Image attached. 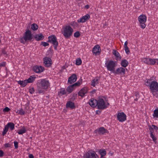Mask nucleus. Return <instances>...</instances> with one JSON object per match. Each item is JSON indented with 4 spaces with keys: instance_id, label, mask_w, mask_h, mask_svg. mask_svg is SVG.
Masks as SVG:
<instances>
[{
    "instance_id": "nucleus-30",
    "label": "nucleus",
    "mask_w": 158,
    "mask_h": 158,
    "mask_svg": "<svg viewBox=\"0 0 158 158\" xmlns=\"http://www.w3.org/2000/svg\"><path fill=\"white\" fill-rule=\"evenodd\" d=\"M35 77L34 76H31L28 79H26L27 83H31L33 82L35 80Z\"/></svg>"
},
{
    "instance_id": "nucleus-34",
    "label": "nucleus",
    "mask_w": 158,
    "mask_h": 158,
    "mask_svg": "<svg viewBox=\"0 0 158 158\" xmlns=\"http://www.w3.org/2000/svg\"><path fill=\"white\" fill-rule=\"evenodd\" d=\"M38 28V25L35 23H33L31 25V29L33 31L37 30Z\"/></svg>"
},
{
    "instance_id": "nucleus-46",
    "label": "nucleus",
    "mask_w": 158,
    "mask_h": 158,
    "mask_svg": "<svg viewBox=\"0 0 158 158\" xmlns=\"http://www.w3.org/2000/svg\"><path fill=\"white\" fill-rule=\"evenodd\" d=\"M151 80L150 79H148L147 80V81L146 82L145 85L147 86H150V85L151 84Z\"/></svg>"
},
{
    "instance_id": "nucleus-2",
    "label": "nucleus",
    "mask_w": 158,
    "mask_h": 158,
    "mask_svg": "<svg viewBox=\"0 0 158 158\" xmlns=\"http://www.w3.org/2000/svg\"><path fill=\"white\" fill-rule=\"evenodd\" d=\"M96 105L98 109L104 110L108 107L109 104L108 102H105L104 99L102 97H99L97 98Z\"/></svg>"
},
{
    "instance_id": "nucleus-56",
    "label": "nucleus",
    "mask_w": 158,
    "mask_h": 158,
    "mask_svg": "<svg viewBox=\"0 0 158 158\" xmlns=\"http://www.w3.org/2000/svg\"><path fill=\"white\" fill-rule=\"evenodd\" d=\"M96 91V90H95V89H94V90H92L91 92L93 93V94H94L95 93V92Z\"/></svg>"
},
{
    "instance_id": "nucleus-55",
    "label": "nucleus",
    "mask_w": 158,
    "mask_h": 158,
    "mask_svg": "<svg viewBox=\"0 0 158 158\" xmlns=\"http://www.w3.org/2000/svg\"><path fill=\"white\" fill-rule=\"evenodd\" d=\"M135 95L137 97L138 96H139V93L138 92H136L135 93Z\"/></svg>"
},
{
    "instance_id": "nucleus-43",
    "label": "nucleus",
    "mask_w": 158,
    "mask_h": 158,
    "mask_svg": "<svg viewBox=\"0 0 158 158\" xmlns=\"http://www.w3.org/2000/svg\"><path fill=\"white\" fill-rule=\"evenodd\" d=\"M80 84H81L80 83L79 81H78L77 82H76V83L73 84L72 85L75 88L77 86H80Z\"/></svg>"
},
{
    "instance_id": "nucleus-10",
    "label": "nucleus",
    "mask_w": 158,
    "mask_h": 158,
    "mask_svg": "<svg viewBox=\"0 0 158 158\" xmlns=\"http://www.w3.org/2000/svg\"><path fill=\"white\" fill-rule=\"evenodd\" d=\"M125 69L122 67H120L117 69L116 70H114L113 73L115 75H123L125 73Z\"/></svg>"
},
{
    "instance_id": "nucleus-49",
    "label": "nucleus",
    "mask_w": 158,
    "mask_h": 158,
    "mask_svg": "<svg viewBox=\"0 0 158 158\" xmlns=\"http://www.w3.org/2000/svg\"><path fill=\"white\" fill-rule=\"evenodd\" d=\"M18 142L17 141H14V144L15 148H18Z\"/></svg>"
},
{
    "instance_id": "nucleus-51",
    "label": "nucleus",
    "mask_w": 158,
    "mask_h": 158,
    "mask_svg": "<svg viewBox=\"0 0 158 158\" xmlns=\"http://www.w3.org/2000/svg\"><path fill=\"white\" fill-rule=\"evenodd\" d=\"M29 158H34V156L33 155L31 154H29Z\"/></svg>"
},
{
    "instance_id": "nucleus-37",
    "label": "nucleus",
    "mask_w": 158,
    "mask_h": 158,
    "mask_svg": "<svg viewBox=\"0 0 158 158\" xmlns=\"http://www.w3.org/2000/svg\"><path fill=\"white\" fill-rule=\"evenodd\" d=\"M16 112L18 113V114L21 115H24L25 113V111L22 108H21L20 110H18V111Z\"/></svg>"
},
{
    "instance_id": "nucleus-57",
    "label": "nucleus",
    "mask_w": 158,
    "mask_h": 158,
    "mask_svg": "<svg viewBox=\"0 0 158 158\" xmlns=\"http://www.w3.org/2000/svg\"><path fill=\"white\" fill-rule=\"evenodd\" d=\"M138 100V98H136L134 100L135 101H137Z\"/></svg>"
},
{
    "instance_id": "nucleus-58",
    "label": "nucleus",
    "mask_w": 158,
    "mask_h": 158,
    "mask_svg": "<svg viewBox=\"0 0 158 158\" xmlns=\"http://www.w3.org/2000/svg\"><path fill=\"white\" fill-rule=\"evenodd\" d=\"M73 95L74 97H76L77 96V94H74Z\"/></svg>"
},
{
    "instance_id": "nucleus-32",
    "label": "nucleus",
    "mask_w": 158,
    "mask_h": 158,
    "mask_svg": "<svg viewBox=\"0 0 158 158\" xmlns=\"http://www.w3.org/2000/svg\"><path fill=\"white\" fill-rule=\"evenodd\" d=\"M26 131V130L25 128L24 127H23L22 129H20L18 131V133L19 135H22L25 133Z\"/></svg>"
},
{
    "instance_id": "nucleus-23",
    "label": "nucleus",
    "mask_w": 158,
    "mask_h": 158,
    "mask_svg": "<svg viewBox=\"0 0 158 158\" xmlns=\"http://www.w3.org/2000/svg\"><path fill=\"white\" fill-rule=\"evenodd\" d=\"M66 107L67 108L69 107L71 109H74L75 108V106L74 102L69 101L67 102L66 104Z\"/></svg>"
},
{
    "instance_id": "nucleus-12",
    "label": "nucleus",
    "mask_w": 158,
    "mask_h": 158,
    "mask_svg": "<svg viewBox=\"0 0 158 158\" xmlns=\"http://www.w3.org/2000/svg\"><path fill=\"white\" fill-rule=\"evenodd\" d=\"M108 131L103 127H101L98 129H96L94 131L95 133L98 134L100 135H103L105 133H108Z\"/></svg>"
},
{
    "instance_id": "nucleus-24",
    "label": "nucleus",
    "mask_w": 158,
    "mask_h": 158,
    "mask_svg": "<svg viewBox=\"0 0 158 158\" xmlns=\"http://www.w3.org/2000/svg\"><path fill=\"white\" fill-rule=\"evenodd\" d=\"M99 81V79H98L97 78H95L91 81V85L93 87H95L96 85L98 84Z\"/></svg>"
},
{
    "instance_id": "nucleus-39",
    "label": "nucleus",
    "mask_w": 158,
    "mask_h": 158,
    "mask_svg": "<svg viewBox=\"0 0 158 158\" xmlns=\"http://www.w3.org/2000/svg\"><path fill=\"white\" fill-rule=\"evenodd\" d=\"M153 116L154 117L158 118V109H155L154 110Z\"/></svg>"
},
{
    "instance_id": "nucleus-13",
    "label": "nucleus",
    "mask_w": 158,
    "mask_h": 158,
    "mask_svg": "<svg viewBox=\"0 0 158 158\" xmlns=\"http://www.w3.org/2000/svg\"><path fill=\"white\" fill-rule=\"evenodd\" d=\"M43 60L44 65L46 67H49L52 64V59L48 57H45L44 58Z\"/></svg>"
},
{
    "instance_id": "nucleus-22",
    "label": "nucleus",
    "mask_w": 158,
    "mask_h": 158,
    "mask_svg": "<svg viewBox=\"0 0 158 158\" xmlns=\"http://www.w3.org/2000/svg\"><path fill=\"white\" fill-rule=\"evenodd\" d=\"M34 37L37 41H40L44 39V37L42 33H40L38 34H36Z\"/></svg>"
},
{
    "instance_id": "nucleus-41",
    "label": "nucleus",
    "mask_w": 158,
    "mask_h": 158,
    "mask_svg": "<svg viewBox=\"0 0 158 158\" xmlns=\"http://www.w3.org/2000/svg\"><path fill=\"white\" fill-rule=\"evenodd\" d=\"M143 62L148 64H149V58H144L143 59Z\"/></svg>"
},
{
    "instance_id": "nucleus-27",
    "label": "nucleus",
    "mask_w": 158,
    "mask_h": 158,
    "mask_svg": "<svg viewBox=\"0 0 158 158\" xmlns=\"http://www.w3.org/2000/svg\"><path fill=\"white\" fill-rule=\"evenodd\" d=\"M128 44L127 41H125L124 43V49L126 53L127 54H129L130 52V51L129 50L128 47L127 46Z\"/></svg>"
},
{
    "instance_id": "nucleus-36",
    "label": "nucleus",
    "mask_w": 158,
    "mask_h": 158,
    "mask_svg": "<svg viewBox=\"0 0 158 158\" xmlns=\"http://www.w3.org/2000/svg\"><path fill=\"white\" fill-rule=\"evenodd\" d=\"M156 60H158V59H152L151 58H149V64L150 65H154L155 64L156 62Z\"/></svg>"
},
{
    "instance_id": "nucleus-59",
    "label": "nucleus",
    "mask_w": 158,
    "mask_h": 158,
    "mask_svg": "<svg viewBox=\"0 0 158 158\" xmlns=\"http://www.w3.org/2000/svg\"><path fill=\"white\" fill-rule=\"evenodd\" d=\"M157 63L158 64V61L157 62Z\"/></svg>"
},
{
    "instance_id": "nucleus-4",
    "label": "nucleus",
    "mask_w": 158,
    "mask_h": 158,
    "mask_svg": "<svg viewBox=\"0 0 158 158\" xmlns=\"http://www.w3.org/2000/svg\"><path fill=\"white\" fill-rule=\"evenodd\" d=\"M48 40L47 42L53 44L54 49L57 50V48L58 45V43L56 37L54 35L49 36L48 37Z\"/></svg>"
},
{
    "instance_id": "nucleus-20",
    "label": "nucleus",
    "mask_w": 158,
    "mask_h": 158,
    "mask_svg": "<svg viewBox=\"0 0 158 158\" xmlns=\"http://www.w3.org/2000/svg\"><path fill=\"white\" fill-rule=\"evenodd\" d=\"M97 155L94 151L88 153L86 154V158H98Z\"/></svg>"
},
{
    "instance_id": "nucleus-8",
    "label": "nucleus",
    "mask_w": 158,
    "mask_h": 158,
    "mask_svg": "<svg viewBox=\"0 0 158 158\" xmlns=\"http://www.w3.org/2000/svg\"><path fill=\"white\" fill-rule=\"evenodd\" d=\"M138 20L140 24L141 27L144 29L146 26L145 23L147 20V17L144 15H141L139 16Z\"/></svg>"
},
{
    "instance_id": "nucleus-40",
    "label": "nucleus",
    "mask_w": 158,
    "mask_h": 158,
    "mask_svg": "<svg viewBox=\"0 0 158 158\" xmlns=\"http://www.w3.org/2000/svg\"><path fill=\"white\" fill-rule=\"evenodd\" d=\"M80 35V34L79 31H77L75 32L74 34V36L76 38L79 37Z\"/></svg>"
},
{
    "instance_id": "nucleus-15",
    "label": "nucleus",
    "mask_w": 158,
    "mask_h": 158,
    "mask_svg": "<svg viewBox=\"0 0 158 158\" xmlns=\"http://www.w3.org/2000/svg\"><path fill=\"white\" fill-rule=\"evenodd\" d=\"M44 70V68L41 66L35 65L33 68V71L36 73H40Z\"/></svg>"
},
{
    "instance_id": "nucleus-11",
    "label": "nucleus",
    "mask_w": 158,
    "mask_h": 158,
    "mask_svg": "<svg viewBox=\"0 0 158 158\" xmlns=\"http://www.w3.org/2000/svg\"><path fill=\"white\" fill-rule=\"evenodd\" d=\"M126 115L123 112H118L117 115V119L120 122H123L126 120Z\"/></svg>"
},
{
    "instance_id": "nucleus-3",
    "label": "nucleus",
    "mask_w": 158,
    "mask_h": 158,
    "mask_svg": "<svg viewBox=\"0 0 158 158\" xmlns=\"http://www.w3.org/2000/svg\"><path fill=\"white\" fill-rule=\"evenodd\" d=\"M63 31L62 32L66 39H69L72 35L73 30L70 26H66L63 28Z\"/></svg>"
},
{
    "instance_id": "nucleus-26",
    "label": "nucleus",
    "mask_w": 158,
    "mask_h": 158,
    "mask_svg": "<svg viewBox=\"0 0 158 158\" xmlns=\"http://www.w3.org/2000/svg\"><path fill=\"white\" fill-rule=\"evenodd\" d=\"M67 92L64 88H61L60 91L58 92V94L60 96L65 94Z\"/></svg>"
},
{
    "instance_id": "nucleus-35",
    "label": "nucleus",
    "mask_w": 158,
    "mask_h": 158,
    "mask_svg": "<svg viewBox=\"0 0 158 158\" xmlns=\"http://www.w3.org/2000/svg\"><path fill=\"white\" fill-rule=\"evenodd\" d=\"M99 152L101 156V157H103L106 154V152L105 149H101L100 150Z\"/></svg>"
},
{
    "instance_id": "nucleus-5",
    "label": "nucleus",
    "mask_w": 158,
    "mask_h": 158,
    "mask_svg": "<svg viewBox=\"0 0 158 158\" xmlns=\"http://www.w3.org/2000/svg\"><path fill=\"white\" fill-rule=\"evenodd\" d=\"M105 65L107 69L113 73L115 70V68L117 65V63L116 61L110 60L109 61L106 62Z\"/></svg>"
},
{
    "instance_id": "nucleus-45",
    "label": "nucleus",
    "mask_w": 158,
    "mask_h": 158,
    "mask_svg": "<svg viewBox=\"0 0 158 158\" xmlns=\"http://www.w3.org/2000/svg\"><path fill=\"white\" fill-rule=\"evenodd\" d=\"M2 52L4 55L7 56V52H6L5 48H3L2 50Z\"/></svg>"
},
{
    "instance_id": "nucleus-47",
    "label": "nucleus",
    "mask_w": 158,
    "mask_h": 158,
    "mask_svg": "<svg viewBox=\"0 0 158 158\" xmlns=\"http://www.w3.org/2000/svg\"><path fill=\"white\" fill-rule=\"evenodd\" d=\"M10 110V109L9 107H6L3 109V111L4 112H7L9 111Z\"/></svg>"
},
{
    "instance_id": "nucleus-28",
    "label": "nucleus",
    "mask_w": 158,
    "mask_h": 158,
    "mask_svg": "<svg viewBox=\"0 0 158 158\" xmlns=\"http://www.w3.org/2000/svg\"><path fill=\"white\" fill-rule=\"evenodd\" d=\"M128 61L126 59L122 60L121 61V65L124 68L126 67L128 65Z\"/></svg>"
},
{
    "instance_id": "nucleus-52",
    "label": "nucleus",
    "mask_w": 158,
    "mask_h": 158,
    "mask_svg": "<svg viewBox=\"0 0 158 158\" xmlns=\"http://www.w3.org/2000/svg\"><path fill=\"white\" fill-rule=\"evenodd\" d=\"M77 24V23L76 22H73L71 23V25L72 26H74L75 25Z\"/></svg>"
},
{
    "instance_id": "nucleus-9",
    "label": "nucleus",
    "mask_w": 158,
    "mask_h": 158,
    "mask_svg": "<svg viewBox=\"0 0 158 158\" xmlns=\"http://www.w3.org/2000/svg\"><path fill=\"white\" fill-rule=\"evenodd\" d=\"M9 128L12 131L15 129V124L13 123H8L5 126L3 131L2 132V135L4 136L8 131Z\"/></svg>"
},
{
    "instance_id": "nucleus-17",
    "label": "nucleus",
    "mask_w": 158,
    "mask_h": 158,
    "mask_svg": "<svg viewBox=\"0 0 158 158\" xmlns=\"http://www.w3.org/2000/svg\"><path fill=\"white\" fill-rule=\"evenodd\" d=\"M90 18L89 15L86 14L85 15L82 16L80 19H78L77 21L79 23H84L87 20H89Z\"/></svg>"
},
{
    "instance_id": "nucleus-44",
    "label": "nucleus",
    "mask_w": 158,
    "mask_h": 158,
    "mask_svg": "<svg viewBox=\"0 0 158 158\" xmlns=\"http://www.w3.org/2000/svg\"><path fill=\"white\" fill-rule=\"evenodd\" d=\"M41 45H42L44 47H46L48 46L49 45L48 43L47 42H42L40 44Z\"/></svg>"
},
{
    "instance_id": "nucleus-18",
    "label": "nucleus",
    "mask_w": 158,
    "mask_h": 158,
    "mask_svg": "<svg viewBox=\"0 0 158 158\" xmlns=\"http://www.w3.org/2000/svg\"><path fill=\"white\" fill-rule=\"evenodd\" d=\"M87 92V88L86 87H84L79 91L78 94L79 96H81V97H83Z\"/></svg>"
},
{
    "instance_id": "nucleus-50",
    "label": "nucleus",
    "mask_w": 158,
    "mask_h": 158,
    "mask_svg": "<svg viewBox=\"0 0 158 158\" xmlns=\"http://www.w3.org/2000/svg\"><path fill=\"white\" fill-rule=\"evenodd\" d=\"M4 152L2 150H0V157H2L3 156Z\"/></svg>"
},
{
    "instance_id": "nucleus-21",
    "label": "nucleus",
    "mask_w": 158,
    "mask_h": 158,
    "mask_svg": "<svg viewBox=\"0 0 158 158\" xmlns=\"http://www.w3.org/2000/svg\"><path fill=\"white\" fill-rule=\"evenodd\" d=\"M97 99H96L94 98H92L89 100L88 103L92 107H97Z\"/></svg>"
},
{
    "instance_id": "nucleus-33",
    "label": "nucleus",
    "mask_w": 158,
    "mask_h": 158,
    "mask_svg": "<svg viewBox=\"0 0 158 158\" xmlns=\"http://www.w3.org/2000/svg\"><path fill=\"white\" fill-rule=\"evenodd\" d=\"M113 54L117 58L121 59V57L119 52L116 50H114L113 52Z\"/></svg>"
},
{
    "instance_id": "nucleus-7",
    "label": "nucleus",
    "mask_w": 158,
    "mask_h": 158,
    "mask_svg": "<svg viewBox=\"0 0 158 158\" xmlns=\"http://www.w3.org/2000/svg\"><path fill=\"white\" fill-rule=\"evenodd\" d=\"M150 92L154 96V93L158 91V83L156 81H152L151 82L149 87Z\"/></svg>"
},
{
    "instance_id": "nucleus-19",
    "label": "nucleus",
    "mask_w": 158,
    "mask_h": 158,
    "mask_svg": "<svg viewBox=\"0 0 158 158\" xmlns=\"http://www.w3.org/2000/svg\"><path fill=\"white\" fill-rule=\"evenodd\" d=\"M77 80V76L76 74H73L69 78L68 82V83L72 84L75 82Z\"/></svg>"
},
{
    "instance_id": "nucleus-53",
    "label": "nucleus",
    "mask_w": 158,
    "mask_h": 158,
    "mask_svg": "<svg viewBox=\"0 0 158 158\" xmlns=\"http://www.w3.org/2000/svg\"><path fill=\"white\" fill-rule=\"evenodd\" d=\"M85 7L86 9H88L89 8V6L88 5H86L85 6Z\"/></svg>"
},
{
    "instance_id": "nucleus-14",
    "label": "nucleus",
    "mask_w": 158,
    "mask_h": 158,
    "mask_svg": "<svg viewBox=\"0 0 158 158\" xmlns=\"http://www.w3.org/2000/svg\"><path fill=\"white\" fill-rule=\"evenodd\" d=\"M101 52V50L100 46L97 45L94 46L92 49V52L95 55H99Z\"/></svg>"
},
{
    "instance_id": "nucleus-31",
    "label": "nucleus",
    "mask_w": 158,
    "mask_h": 158,
    "mask_svg": "<svg viewBox=\"0 0 158 158\" xmlns=\"http://www.w3.org/2000/svg\"><path fill=\"white\" fill-rule=\"evenodd\" d=\"M45 89L41 87V86H38L37 87L38 92L39 94H43L45 92Z\"/></svg>"
},
{
    "instance_id": "nucleus-6",
    "label": "nucleus",
    "mask_w": 158,
    "mask_h": 158,
    "mask_svg": "<svg viewBox=\"0 0 158 158\" xmlns=\"http://www.w3.org/2000/svg\"><path fill=\"white\" fill-rule=\"evenodd\" d=\"M148 127L150 134V137L152 138V141L156 143L157 138L154 133V131L155 130L157 131L158 130V127L154 125H152L151 126H149Z\"/></svg>"
},
{
    "instance_id": "nucleus-25",
    "label": "nucleus",
    "mask_w": 158,
    "mask_h": 158,
    "mask_svg": "<svg viewBox=\"0 0 158 158\" xmlns=\"http://www.w3.org/2000/svg\"><path fill=\"white\" fill-rule=\"evenodd\" d=\"M18 83L22 87H24L28 83L26 79L23 81L19 80L18 81Z\"/></svg>"
},
{
    "instance_id": "nucleus-29",
    "label": "nucleus",
    "mask_w": 158,
    "mask_h": 158,
    "mask_svg": "<svg viewBox=\"0 0 158 158\" xmlns=\"http://www.w3.org/2000/svg\"><path fill=\"white\" fill-rule=\"evenodd\" d=\"M75 89L74 87L72 85L68 86L66 89V90L68 92L69 94H70Z\"/></svg>"
},
{
    "instance_id": "nucleus-16",
    "label": "nucleus",
    "mask_w": 158,
    "mask_h": 158,
    "mask_svg": "<svg viewBox=\"0 0 158 158\" xmlns=\"http://www.w3.org/2000/svg\"><path fill=\"white\" fill-rule=\"evenodd\" d=\"M41 86L45 89H47L49 86V83L48 81L43 79L41 81Z\"/></svg>"
},
{
    "instance_id": "nucleus-1",
    "label": "nucleus",
    "mask_w": 158,
    "mask_h": 158,
    "mask_svg": "<svg viewBox=\"0 0 158 158\" xmlns=\"http://www.w3.org/2000/svg\"><path fill=\"white\" fill-rule=\"evenodd\" d=\"M33 38V35L31 31L29 29H26V31L23 34V36L20 38L19 41L21 43L25 44L28 41H31Z\"/></svg>"
},
{
    "instance_id": "nucleus-42",
    "label": "nucleus",
    "mask_w": 158,
    "mask_h": 158,
    "mask_svg": "<svg viewBox=\"0 0 158 158\" xmlns=\"http://www.w3.org/2000/svg\"><path fill=\"white\" fill-rule=\"evenodd\" d=\"M29 92L31 94L34 93L35 92V89L33 87L30 88L29 89Z\"/></svg>"
},
{
    "instance_id": "nucleus-48",
    "label": "nucleus",
    "mask_w": 158,
    "mask_h": 158,
    "mask_svg": "<svg viewBox=\"0 0 158 158\" xmlns=\"http://www.w3.org/2000/svg\"><path fill=\"white\" fill-rule=\"evenodd\" d=\"M6 63L5 62H2L0 63V67H4L6 66Z\"/></svg>"
},
{
    "instance_id": "nucleus-54",
    "label": "nucleus",
    "mask_w": 158,
    "mask_h": 158,
    "mask_svg": "<svg viewBox=\"0 0 158 158\" xmlns=\"http://www.w3.org/2000/svg\"><path fill=\"white\" fill-rule=\"evenodd\" d=\"M5 147L6 148L9 147V144L8 143H6L5 145Z\"/></svg>"
},
{
    "instance_id": "nucleus-38",
    "label": "nucleus",
    "mask_w": 158,
    "mask_h": 158,
    "mask_svg": "<svg viewBox=\"0 0 158 158\" xmlns=\"http://www.w3.org/2000/svg\"><path fill=\"white\" fill-rule=\"evenodd\" d=\"M81 63L82 61L81 58H78L76 60L75 64L77 65H79L81 64Z\"/></svg>"
}]
</instances>
